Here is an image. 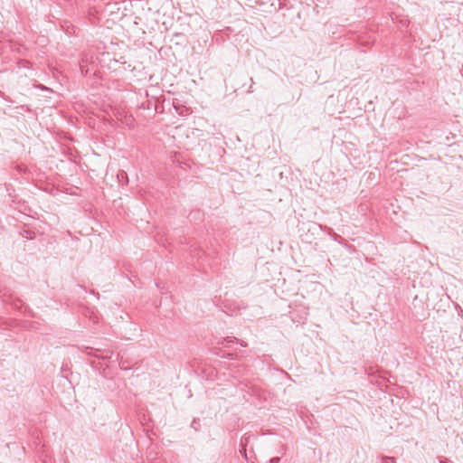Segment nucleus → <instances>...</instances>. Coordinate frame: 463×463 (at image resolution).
Returning <instances> with one entry per match:
<instances>
[{
  "instance_id": "1",
  "label": "nucleus",
  "mask_w": 463,
  "mask_h": 463,
  "mask_svg": "<svg viewBox=\"0 0 463 463\" xmlns=\"http://www.w3.org/2000/svg\"><path fill=\"white\" fill-rule=\"evenodd\" d=\"M324 225L318 224L313 221L300 222L298 224L299 237L304 242L311 243L323 231Z\"/></svg>"
},
{
  "instance_id": "2",
  "label": "nucleus",
  "mask_w": 463,
  "mask_h": 463,
  "mask_svg": "<svg viewBox=\"0 0 463 463\" xmlns=\"http://www.w3.org/2000/svg\"><path fill=\"white\" fill-rule=\"evenodd\" d=\"M173 106L176 111V113L180 116H186L190 113L189 108L184 105L179 103L177 99L173 101Z\"/></svg>"
},
{
  "instance_id": "3",
  "label": "nucleus",
  "mask_w": 463,
  "mask_h": 463,
  "mask_svg": "<svg viewBox=\"0 0 463 463\" xmlns=\"http://www.w3.org/2000/svg\"><path fill=\"white\" fill-rule=\"evenodd\" d=\"M234 342L239 343L243 347H246L248 345L246 342H244L242 340H239L238 338H236L234 336H228V337L224 338L221 344L225 347H229L230 345Z\"/></svg>"
},
{
  "instance_id": "4",
  "label": "nucleus",
  "mask_w": 463,
  "mask_h": 463,
  "mask_svg": "<svg viewBox=\"0 0 463 463\" xmlns=\"http://www.w3.org/2000/svg\"><path fill=\"white\" fill-rule=\"evenodd\" d=\"M323 231L326 232L335 241H337L341 244L343 243L344 239L340 235L335 233L332 228L324 226Z\"/></svg>"
},
{
  "instance_id": "5",
  "label": "nucleus",
  "mask_w": 463,
  "mask_h": 463,
  "mask_svg": "<svg viewBox=\"0 0 463 463\" xmlns=\"http://www.w3.org/2000/svg\"><path fill=\"white\" fill-rule=\"evenodd\" d=\"M87 354L90 355H94L96 357H101L105 359L110 357L112 353L110 351H106L105 354H99V350H93V348L87 347Z\"/></svg>"
},
{
  "instance_id": "6",
  "label": "nucleus",
  "mask_w": 463,
  "mask_h": 463,
  "mask_svg": "<svg viewBox=\"0 0 463 463\" xmlns=\"http://www.w3.org/2000/svg\"><path fill=\"white\" fill-rule=\"evenodd\" d=\"M118 181L120 184L125 185L128 183V174L124 170H119L117 174Z\"/></svg>"
},
{
  "instance_id": "7",
  "label": "nucleus",
  "mask_w": 463,
  "mask_h": 463,
  "mask_svg": "<svg viewBox=\"0 0 463 463\" xmlns=\"http://www.w3.org/2000/svg\"><path fill=\"white\" fill-rule=\"evenodd\" d=\"M382 463H396L395 458L392 457L383 456L382 458Z\"/></svg>"
},
{
  "instance_id": "8",
  "label": "nucleus",
  "mask_w": 463,
  "mask_h": 463,
  "mask_svg": "<svg viewBox=\"0 0 463 463\" xmlns=\"http://www.w3.org/2000/svg\"><path fill=\"white\" fill-rule=\"evenodd\" d=\"M280 458L279 457H274L269 459V463H279Z\"/></svg>"
},
{
  "instance_id": "9",
  "label": "nucleus",
  "mask_w": 463,
  "mask_h": 463,
  "mask_svg": "<svg viewBox=\"0 0 463 463\" xmlns=\"http://www.w3.org/2000/svg\"><path fill=\"white\" fill-rule=\"evenodd\" d=\"M199 420L194 419L193 422L191 423V427L194 428L195 430H197L196 425L198 424Z\"/></svg>"
},
{
  "instance_id": "10",
  "label": "nucleus",
  "mask_w": 463,
  "mask_h": 463,
  "mask_svg": "<svg viewBox=\"0 0 463 463\" xmlns=\"http://www.w3.org/2000/svg\"><path fill=\"white\" fill-rule=\"evenodd\" d=\"M250 81H251V85L250 86V89H249L248 92H252L253 91L252 89H253L254 81H253L252 78L250 79Z\"/></svg>"
},
{
  "instance_id": "11",
  "label": "nucleus",
  "mask_w": 463,
  "mask_h": 463,
  "mask_svg": "<svg viewBox=\"0 0 463 463\" xmlns=\"http://www.w3.org/2000/svg\"><path fill=\"white\" fill-rule=\"evenodd\" d=\"M439 463H448L446 460L439 458Z\"/></svg>"
},
{
  "instance_id": "12",
  "label": "nucleus",
  "mask_w": 463,
  "mask_h": 463,
  "mask_svg": "<svg viewBox=\"0 0 463 463\" xmlns=\"http://www.w3.org/2000/svg\"><path fill=\"white\" fill-rule=\"evenodd\" d=\"M246 452V449L243 448L242 450H241V453H245Z\"/></svg>"
}]
</instances>
